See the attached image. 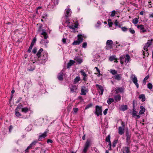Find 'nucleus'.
<instances>
[{
    "label": "nucleus",
    "mask_w": 153,
    "mask_h": 153,
    "mask_svg": "<svg viewBox=\"0 0 153 153\" xmlns=\"http://www.w3.org/2000/svg\"><path fill=\"white\" fill-rule=\"evenodd\" d=\"M30 108L27 107L23 108H22V111L24 113H27L30 110Z\"/></svg>",
    "instance_id": "aec40b11"
},
{
    "label": "nucleus",
    "mask_w": 153,
    "mask_h": 153,
    "mask_svg": "<svg viewBox=\"0 0 153 153\" xmlns=\"http://www.w3.org/2000/svg\"><path fill=\"white\" fill-rule=\"evenodd\" d=\"M116 11L115 10H114L111 12V16L112 17H114V16L115 14Z\"/></svg>",
    "instance_id": "5fc2aeb1"
},
{
    "label": "nucleus",
    "mask_w": 153,
    "mask_h": 153,
    "mask_svg": "<svg viewBox=\"0 0 153 153\" xmlns=\"http://www.w3.org/2000/svg\"><path fill=\"white\" fill-rule=\"evenodd\" d=\"M70 89L71 92L73 93L76 92L77 90V88H76L75 85H72L71 87L70 88Z\"/></svg>",
    "instance_id": "5701e85b"
},
{
    "label": "nucleus",
    "mask_w": 153,
    "mask_h": 153,
    "mask_svg": "<svg viewBox=\"0 0 153 153\" xmlns=\"http://www.w3.org/2000/svg\"><path fill=\"white\" fill-rule=\"evenodd\" d=\"M49 42V41L48 40H47L45 41L43 40H42L40 42V43H42V44H44V45H45L46 46V44L48 43Z\"/></svg>",
    "instance_id": "2f4dec72"
},
{
    "label": "nucleus",
    "mask_w": 153,
    "mask_h": 153,
    "mask_svg": "<svg viewBox=\"0 0 153 153\" xmlns=\"http://www.w3.org/2000/svg\"><path fill=\"white\" fill-rule=\"evenodd\" d=\"M66 39L64 38L62 39V42L64 44H65L66 43Z\"/></svg>",
    "instance_id": "0e129e2a"
},
{
    "label": "nucleus",
    "mask_w": 153,
    "mask_h": 153,
    "mask_svg": "<svg viewBox=\"0 0 153 153\" xmlns=\"http://www.w3.org/2000/svg\"><path fill=\"white\" fill-rule=\"evenodd\" d=\"M48 54L46 53H44L42 56H41V59H38L39 62L41 64H43L44 63L46 60H47L48 58Z\"/></svg>",
    "instance_id": "f257e3e1"
},
{
    "label": "nucleus",
    "mask_w": 153,
    "mask_h": 153,
    "mask_svg": "<svg viewBox=\"0 0 153 153\" xmlns=\"http://www.w3.org/2000/svg\"><path fill=\"white\" fill-rule=\"evenodd\" d=\"M125 88L123 87H117L115 88L116 89V91L117 93L118 92H120V93H123L124 92Z\"/></svg>",
    "instance_id": "ddd939ff"
},
{
    "label": "nucleus",
    "mask_w": 153,
    "mask_h": 153,
    "mask_svg": "<svg viewBox=\"0 0 153 153\" xmlns=\"http://www.w3.org/2000/svg\"><path fill=\"white\" fill-rule=\"evenodd\" d=\"M124 128L120 126L118 128V133L120 135H122L124 133Z\"/></svg>",
    "instance_id": "f3484780"
},
{
    "label": "nucleus",
    "mask_w": 153,
    "mask_h": 153,
    "mask_svg": "<svg viewBox=\"0 0 153 153\" xmlns=\"http://www.w3.org/2000/svg\"><path fill=\"white\" fill-rule=\"evenodd\" d=\"M116 56L115 55L112 56H110L109 60L111 61H113L114 60H116Z\"/></svg>",
    "instance_id": "473e14b6"
},
{
    "label": "nucleus",
    "mask_w": 153,
    "mask_h": 153,
    "mask_svg": "<svg viewBox=\"0 0 153 153\" xmlns=\"http://www.w3.org/2000/svg\"><path fill=\"white\" fill-rule=\"evenodd\" d=\"M126 58L125 59V62L126 63H127L129 61V59H130V57L129 55L128 54H126Z\"/></svg>",
    "instance_id": "bb28decb"
},
{
    "label": "nucleus",
    "mask_w": 153,
    "mask_h": 153,
    "mask_svg": "<svg viewBox=\"0 0 153 153\" xmlns=\"http://www.w3.org/2000/svg\"><path fill=\"white\" fill-rule=\"evenodd\" d=\"M140 110L139 112L140 114H143L145 111V108L143 106H140Z\"/></svg>",
    "instance_id": "b1692460"
},
{
    "label": "nucleus",
    "mask_w": 153,
    "mask_h": 153,
    "mask_svg": "<svg viewBox=\"0 0 153 153\" xmlns=\"http://www.w3.org/2000/svg\"><path fill=\"white\" fill-rule=\"evenodd\" d=\"M129 31L130 33L131 34H134L135 32L134 30L132 28H129Z\"/></svg>",
    "instance_id": "864d4df0"
},
{
    "label": "nucleus",
    "mask_w": 153,
    "mask_h": 153,
    "mask_svg": "<svg viewBox=\"0 0 153 153\" xmlns=\"http://www.w3.org/2000/svg\"><path fill=\"white\" fill-rule=\"evenodd\" d=\"M108 110V108H106L104 110V111H103V114L104 115H105L107 114V111Z\"/></svg>",
    "instance_id": "680f3d73"
},
{
    "label": "nucleus",
    "mask_w": 153,
    "mask_h": 153,
    "mask_svg": "<svg viewBox=\"0 0 153 153\" xmlns=\"http://www.w3.org/2000/svg\"><path fill=\"white\" fill-rule=\"evenodd\" d=\"M121 29L124 32L128 30V28L126 27H121Z\"/></svg>",
    "instance_id": "de8ad7c7"
},
{
    "label": "nucleus",
    "mask_w": 153,
    "mask_h": 153,
    "mask_svg": "<svg viewBox=\"0 0 153 153\" xmlns=\"http://www.w3.org/2000/svg\"><path fill=\"white\" fill-rule=\"evenodd\" d=\"M131 79L136 86L137 88H138L139 85L137 83V76L135 75L132 74L131 76Z\"/></svg>",
    "instance_id": "423d86ee"
},
{
    "label": "nucleus",
    "mask_w": 153,
    "mask_h": 153,
    "mask_svg": "<svg viewBox=\"0 0 153 153\" xmlns=\"http://www.w3.org/2000/svg\"><path fill=\"white\" fill-rule=\"evenodd\" d=\"M132 115L133 117L135 119H137L140 118V116L139 115L137 114V112L135 109H132Z\"/></svg>",
    "instance_id": "f8f14e48"
},
{
    "label": "nucleus",
    "mask_w": 153,
    "mask_h": 153,
    "mask_svg": "<svg viewBox=\"0 0 153 153\" xmlns=\"http://www.w3.org/2000/svg\"><path fill=\"white\" fill-rule=\"evenodd\" d=\"M126 143H127L128 144H129L131 143V141H130V138H131V136L130 137H126Z\"/></svg>",
    "instance_id": "c85d7f7f"
},
{
    "label": "nucleus",
    "mask_w": 153,
    "mask_h": 153,
    "mask_svg": "<svg viewBox=\"0 0 153 153\" xmlns=\"http://www.w3.org/2000/svg\"><path fill=\"white\" fill-rule=\"evenodd\" d=\"M149 78V75H147L146 76L143 80V83L145 84L146 82V81Z\"/></svg>",
    "instance_id": "37998d69"
},
{
    "label": "nucleus",
    "mask_w": 153,
    "mask_h": 153,
    "mask_svg": "<svg viewBox=\"0 0 153 153\" xmlns=\"http://www.w3.org/2000/svg\"><path fill=\"white\" fill-rule=\"evenodd\" d=\"M113 42L111 40H108L106 42V46L105 47V49L107 50H110L113 48Z\"/></svg>",
    "instance_id": "7ed1b4c3"
},
{
    "label": "nucleus",
    "mask_w": 153,
    "mask_h": 153,
    "mask_svg": "<svg viewBox=\"0 0 153 153\" xmlns=\"http://www.w3.org/2000/svg\"><path fill=\"white\" fill-rule=\"evenodd\" d=\"M114 101V100L112 98H109L107 100V102L109 105H110Z\"/></svg>",
    "instance_id": "cd10ccee"
},
{
    "label": "nucleus",
    "mask_w": 153,
    "mask_h": 153,
    "mask_svg": "<svg viewBox=\"0 0 153 153\" xmlns=\"http://www.w3.org/2000/svg\"><path fill=\"white\" fill-rule=\"evenodd\" d=\"M117 143V140H114L113 142L112 147L114 148L116 146V144Z\"/></svg>",
    "instance_id": "c03bdc74"
},
{
    "label": "nucleus",
    "mask_w": 153,
    "mask_h": 153,
    "mask_svg": "<svg viewBox=\"0 0 153 153\" xmlns=\"http://www.w3.org/2000/svg\"><path fill=\"white\" fill-rule=\"evenodd\" d=\"M86 90L84 89H82L81 91V94L85 95L86 94Z\"/></svg>",
    "instance_id": "ea45409f"
},
{
    "label": "nucleus",
    "mask_w": 153,
    "mask_h": 153,
    "mask_svg": "<svg viewBox=\"0 0 153 153\" xmlns=\"http://www.w3.org/2000/svg\"><path fill=\"white\" fill-rule=\"evenodd\" d=\"M90 141L88 140H87L84 146V149H83V152L84 153H86V152H87L88 149L90 146Z\"/></svg>",
    "instance_id": "6e6552de"
},
{
    "label": "nucleus",
    "mask_w": 153,
    "mask_h": 153,
    "mask_svg": "<svg viewBox=\"0 0 153 153\" xmlns=\"http://www.w3.org/2000/svg\"><path fill=\"white\" fill-rule=\"evenodd\" d=\"M110 72L112 75H115L117 74V71L115 70L111 69L110 70Z\"/></svg>",
    "instance_id": "72a5a7b5"
},
{
    "label": "nucleus",
    "mask_w": 153,
    "mask_h": 153,
    "mask_svg": "<svg viewBox=\"0 0 153 153\" xmlns=\"http://www.w3.org/2000/svg\"><path fill=\"white\" fill-rule=\"evenodd\" d=\"M80 80V78L79 76H77L74 79V82L75 83H76Z\"/></svg>",
    "instance_id": "c9c22d12"
},
{
    "label": "nucleus",
    "mask_w": 153,
    "mask_h": 153,
    "mask_svg": "<svg viewBox=\"0 0 153 153\" xmlns=\"http://www.w3.org/2000/svg\"><path fill=\"white\" fill-rule=\"evenodd\" d=\"M152 39L149 40L145 44V45L143 47V49L144 50H145L147 52L148 51L147 49L152 44V41H153Z\"/></svg>",
    "instance_id": "0eeeda50"
},
{
    "label": "nucleus",
    "mask_w": 153,
    "mask_h": 153,
    "mask_svg": "<svg viewBox=\"0 0 153 153\" xmlns=\"http://www.w3.org/2000/svg\"><path fill=\"white\" fill-rule=\"evenodd\" d=\"M95 114L98 117L100 115H102V107L97 105L95 106Z\"/></svg>",
    "instance_id": "f03ea898"
},
{
    "label": "nucleus",
    "mask_w": 153,
    "mask_h": 153,
    "mask_svg": "<svg viewBox=\"0 0 153 153\" xmlns=\"http://www.w3.org/2000/svg\"><path fill=\"white\" fill-rule=\"evenodd\" d=\"M137 27L140 30V32L144 33L147 31L145 29L144 26L142 25H137Z\"/></svg>",
    "instance_id": "9d476101"
},
{
    "label": "nucleus",
    "mask_w": 153,
    "mask_h": 153,
    "mask_svg": "<svg viewBox=\"0 0 153 153\" xmlns=\"http://www.w3.org/2000/svg\"><path fill=\"white\" fill-rule=\"evenodd\" d=\"M36 38H34L33 39L30 45L33 46L34 44V43L36 42Z\"/></svg>",
    "instance_id": "09e8293b"
},
{
    "label": "nucleus",
    "mask_w": 153,
    "mask_h": 153,
    "mask_svg": "<svg viewBox=\"0 0 153 153\" xmlns=\"http://www.w3.org/2000/svg\"><path fill=\"white\" fill-rule=\"evenodd\" d=\"M62 18H64V19H65V23L67 24L68 25H68L70 23V20L68 18H66V17H63Z\"/></svg>",
    "instance_id": "e433bc0d"
},
{
    "label": "nucleus",
    "mask_w": 153,
    "mask_h": 153,
    "mask_svg": "<svg viewBox=\"0 0 153 153\" xmlns=\"http://www.w3.org/2000/svg\"><path fill=\"white\" fill-rule=\"evenodd\" d=\"M33 146L31 144H30V145L27 147V149L25 150V151L26 152H28V150L32 148Z\"/></svg>",
    "instance_id": "a18cd8bd"
},
{
    "label": "nucleus",
    "mask_w": 153,
    "mask_h": 153,
    "mask_svg": "<svg viewBox=\"0 0 153 153\" xmlns=\"http://www.w3.org/2000/svg\"><path fill=\"white\" fill-rule=\"evenodd\" d=\"M123 153H130V149L129 147L125 146L123 148Z\"/></svg>",
    "instance_id": "dca6fc26"
},
{
    "label": "nucleus",
    "mask_w": 153,
    "mask_h": 153,
    "mask_svg": "<svg viewBox=\"0 0 153 153\" xmlns=\"http://www.w3.org/2000/svg\"><path fill=\"white\" fill-rule=\"evenodd\" d=\"M75 63V61L72 60H70L69 62L68 63L67 68H69L72 65Z\"/></svg>",
    "instance_id": "412c9836"
},
{
    "label": "nucleus",
    "mask_w": 153,
    "mask_h": 153,
    "mask_svg": "<svg viewBox=\"0 0 153 153\" xmlns=\"http://www.w3.org/2000/svg\"><path fill=\"white\" fill-rule=\"evenodd\" d=\"M114 98L116 102L119 101L121 100V96L120 94L116 95L114 96Z\"/></svg>",
    "instance_id": "393cba45"
},
{
    "label": "nucleus",
    "mask_w": 153,
    "mask_h": 153,
    "mask_svg": "<svg viewBox=\"0 0 153 153\" xmlns=\"http://www.w3.org/2000/svg\"><path fill=\"white\" fill-rule=\"evenodd\" d=\"M127 108L128 106L127 105H123L121 106V110L123 111H124L125 110H126L127 109Z\"/></svg>",
    "instance_id": "7c9ffc66"
},
{
    "label": "nucleus",
    "mask_w": 153,
    "mask_h": 153,
    "mask_svg": "<svg viewBox=\"0 0 153 153\" xmlns=\"http://www.w3.org/2000/svg\"><path fill=\"white\" fill-rule=\"evenodd\" d=\"M101 25V22L100 21H98L97 22V24L96 25V26L97 27H99Z\"/></svg>",
    "instance_id": "052dcab7"
},
{
    "label": "nucleus",
    "mask_w": 153,
    "mask_h": 153,
    "mask_svg": "<svg viewBox=\"0 0 153 153\" xmlns=\"http://www.w3.org/2000/svg\"><path fill=\"white\" fill-rule=\"evenodd\" d=\"M96 86L99 90L100 91V95H102L104 92V88L101 85L98 84H96Z\"/></svg>",
    "instance_id": "2eb2a0df"
},
{
    "label": "nucleus",
    "mask_w": 153,
    "mask_h": 153,
    "mask_svg": "<svg viewBox=\"0 0 153 153\" xmlns=\"http://www.w3.org/2000/svg\"><path fill=\"white\" fill-rule=\"evenodd\" d=\"M92 150H94L97 153H99V151L98 149L95 147L93 148L92 149Z\"/></svg>",
    "instance_id": "bf43d9fd"
},
{
    "label": "nucleus",
    "mask_w": 153,
    "mask_h": 153,
    "mask_svg": "<svg viewBox=\"0 0 153 153\" xmlns=\"http://www.w3.org/2000/svg\"><path fill=\"white\" fill-rule=\"evenodd\" d=\"M23 106V105H18L17 107L16 108V109H15V110H18L19 109H21V107H22Z\"/></svg>",
    "instance_id": "a19ab883"
},
{
    "label": "nucleus",
    "mask_w": 153,
    "mask_h": 153,
    "mask_svg": "<svg viewBox=\"0 0 153 153\" xmlns=\"http://www.w3.org/2000/svg\"><path fill=\"white\" fill-rule=\"evenodd\" d=\"M64 71L63 70L59 73L57 78L60 81H62L63 79V76L64 75Z\"/></svg>",
    "instance_id": "1a4fd4ad"
},
{
    "label": "nucleus",
    "mask_w": 153,
    "mask_h": 153,
    "mask_svg": "<svg viewBox=\"0 0 153 153\" xmlns=\"http://www.w3.org/2000/svg\"><path fill=\"white\" fill-rule=\"evenodd\" d=\"M118 23L119 22H117V20H116L114 23V24L116 26H117L118 25Z\"/></svg>",
    "instance_id": "338daca9"
},
{
    "label": "nucleus",
    "mask_w": 153,
    "mask_h": 153,
    "mask_svg": "<svg viewBox=\"0 0 153 153\" xmlns=\"http://www.w3.org/2000/svg\"><path fill=\"white\" fill-rule=\"evenodd\" d=\"M83 41V37L82 35H78V39L77 40L74 41L73 43V45H79Z\"/></svg>",
    "instance_id": "39448f33"
},
{
    "label": "nucleus",
    "mask_w": 153,
    "mask_h": 153,
    "mask_svg": "<svg viewBox=\"0 0 153 153\" xmlns=\"http://www.w3.org/2000/svg\"><path fill=\"white\" fill-rule=\"evenodd\" d=\"M87 43L86 42H84L82 44V47L84 48H86L87 46Z\"/></svg>",
    "instance_id": "8fccbe9b"
},
{
    "label": "nucleus",
    "mask_w": 153,
    "mask_h": 153,
    "mask_svg": "<svg viewBox=\"0 0 153 153\" xmlns=\"http://www.w3.org/2000/svg\"><path fill=\"white\" fill-rule=\"evenodd\" d=\"M42 29V25H40L39 26V27L38 29V31L39 32H40L42 31V32L41 33V34L42 35L45 39H46L48 37V36L46 32V31L45 29Z\"/></svg>",
    "instance_id": "20e7f679"
},
{
    "label": "nucleus",
    "mask_w": 153,
    "mask_h": 153,
    "mask_svg": "<svg viewBox=\"0 0 153 153\" xmlns=\"http://www.w3.org/2000/svg\"><path fill=\"white\" fill-rule=\"evenodd\" d=\"M126 137H130L131 136L129 134V132L128 131L126 132Z\"/></svg>",
    "instance_id": "69168bd1"
},
{
    "label": "nucleus",
    "mask_w": 153,
    "mask_h": 153,
    "mask_svg": "<svg viewBox=\"0 0 153 153\" xmlns=\"http://www.w3.org/2000/svg\"><path fill=\"white\" fill-rule=\"evenodd\" d=\"M111 136L110 134L108 135L105 138V141L107 142H109L110 141Z\"/></svg>",
    "instance_id": "58836bf2"
},
{
    "label": "nucleus",
    "mask_w": 153,
    "mask_h": 153,
    "mask_svg": "<svg viewBox=\"0 0 153 153\" xmlns=\"http://www.w3.org/2000/svg\"><path fill=\"white\" fill-rule=\"evenodd\" d=\"M114 77L115 79L120 80L121 78V75L120 74H117L114 76Z\"/></svg>",
    "instance_id": "4be33fe9"
},
{
    "label": "nucleus",
    "mask_w": 153,
    "mask_h": 153,
    "mask_svg": "<svg viewBox=\"0 0 153 153\" xmlns=\"http://www.w3.org/2000/svg\"><path fill=\"white\" fill-rule=\"evenodd\" d=\"M139 98L140 99L142 100V102L144 101L145 100V97L144 94H142L139 96Z\"/></svg>",
    "instance_id": "a878e982"
},
{
    "label": "nucleus",
    "mask_w": 153,
    "mask_h": 153,
    "mask_svg": "<svg viewBox=\"0 0 153 153\" xmlns=\"http://www.w3.org/2000/svg\"><path fill=\"white\" fill-rule=\"evenodd\" d=\"M36 51H37V49L36 48H34L32 51V52L34 53H36Z\"/></svg>",
    "instance_id": "e2e57ef3"
},
{
    "label": "nucleus",
    "mask_w": 153,
    "mask_h": 153,
    "mask_svg": "<svg viewBox=\"0 0 153 153\" xmlns=\"http://www.w3.org/2000/svg\"><path fill=\"white\" fill-rule=\"evenodd\" d=\"M43 51V49L42 48H40L39 51L36 54L37 57H38V59H41L40 57L42 51Z\"/></svg>",
    "instance_id": "6ab92c4d"
},
{
    "label": "nucleus",
    "mask_w": 153,
    "mask_h": 153,
    "mask_svg": "<svg viewBox=\"0 0 153 153\" xmlns=\"http://www.w3.org/2000/svg\"><path fill=\"white\" fill-rule=\"evenodd\" d=\"M80 73L84 77H86V74L84 71L83 70H81L80 71Z\"/></svg>",
    "instance_id": "79ce46f5"
},
{
    "label": "nucleus",
    "mask_w": 153,
    "mask_h": 153,
    "mask_svg": "<svg viewBox=\"0 0 153 153\" xmlns=\"http://www.w3.org/2000/svg\"><path fill=\"white\" fill-rule=\"evenodd\" d=\"M37 141V140H35L33 141L31 144L33 146H34L35 145H36Z\"/></svg>",
    "instance_id": "603ef678"
},
{
    "label": "nucleus",
    "mask_w": 153,
    "mask_h": 153,
    "mask_svg": "<svg viewBox=\"0 0 153 153\" xmlns=\"http://www.w3.org/2000/svg\"><path fill=\"white\" fill-rule=\"evenodd\" d=\"M47 131H45L43 134L40 135L39 136L38 140L42 141V139L45 138L47 136Z\"/></svg>",
    "instance_id": "4468645a"
},
{
    "label": "nucleus",
    "mask_w": 153,
    "mask_h": 153,
    "mask_svg": "<svg viewBox=\"0 0 153 153\" xmlns=\"http://www.w3.org/2000/svg\"><path fill=\"white\" fill-rule=\"evenodd\" d=\"M71 13V9L69 8L66 9L65 11V17L68 18L70 16Z\"/></svg>",
    "instance_id": "9b49d317"
},
{
    "label": "nucleus",
    "mask_w": 153,
    "mask_h": 153,
    "mask_svg": "<svg viewBox=\"0 0 153 153\" xmlns=\"http://www.w3.org/2000/svg\"><path fill=\"white\" fill-rule=\"evenodd\" d=\"M15 115L16 117H19L22 116V114L18 110L15 111Z\"/></svg>",
    "instance_id": "c756f323"
},
{
    "label": "nucleus",
    "mask_w": 153,
    "mask_h": 153,
    "mask_svg": "<svg viewBox=\"0 0 153 153\" xmlns=\"http://www.w3.org/2000/svg\"><path fill=\"white\" fill-rule=\"evenodd\" d=\"M121 125L123 126V127L122 128H125V123L124 122L122 121L121 123Z\"/></svg>",
    "instance_id": "774afa93"
},
{
    "label": "nucleus",
    "mask_w": 153,
    "mask_h": 153,
    "mask_svg": "<svg viewBox=\"0 0 153 153\" xmlns=\"http://www.w3.org/2000/svg\"><path fill=\"white\" fill-rule=\"evenodd\" d=\"M138 19L137 18L134 19L132 20V23L134 24H137L138 22Z\"/></svg>",
    "instance_id": "f704fd0d"
},
{
    "label": "nucleus",
    "mask_w": 153,
    "mask_h": 153,
    "mask_svg": "<svg viewBox=\"0 0 153 153\" xmlns=\"http://www.w3.org/2000/svg\"><path fill=\"white\" fill-rule=\"evenodd\" d=\"M92 104L91 103L90 104H89L87 105L85 107V109H88L90 107H92Z\"/></svg>",
    "instance_id": "4d7b16f0"
},
{
    "label": "nucleus",
    "mask_w": 153,
    "mask_h": 153,
    "mask_svg": "<svg viewBox=\"0 0 153 153\" xmlns=\"http://www.w3.org/2000/svg\"><path fill=\"white\" fill-rule=\"evenodd\" d=\"M147 87L149 89H152V85L150 83H149L147 84Z\"/></svg>",
    "instance_id": "3c124183"
},
{
    "label": "nucleus",
    "mask_w": 153,
    "mask_h": 153,
    "mask_svg": "<svg viewBox=\"0 0 153 153\" xmlns=\"http://www.w3.org/2000/svg\"><path fill=\"white\" fill-rule=\"evenodd\" d=\"M74 59L79 64H81L82 62V59L79 57L78 56L75 57Z\"/></svg>",
    "instance_id": "a211bd4d"
},
{
    "label": "nucleus",
    "mask_w": 153,
    "mask_h": 153,
    "mask_svg": "<svg viewBox=\"0 0 153 153\" xmlns=\"http://www.w3.org/2000/svg\"><path fill=\"white\" fill-rule=\"evenodd\" d=\"M124 58H125V57L124 56H122L121 57H120V63L122 65L123 64V61H124Z\"/></svg>",
    "instance_id": "4c0bfd02"
},
{
    "label": "nucleus",
    "mask_w": 153,
    "mask_h": 153,
    "mask_svg": "<svg viewBox=\"0 0 153 153\" xmlns=\"http://www.w3.org/2000/svg\"><path fill=\"white\" fill-rule=\"evenodd\" d=\"M73 111H74V114H76V113L78 111V108H73Z\"/></svg>",
    "instance_id": "6e6d98bb"
},
{
    "label": "nucleus",
    "mask_w": 153,
    "mask_h": 153,
    "mask_svg": "<svg viewBox=\"0 0 153 153\" xmlns=\"http://www.w3.org/2000/svg\"><path fill=\"white\" fill-rule=\"evenodd\" d=\"M68 27L70 29H71L73 31H74L75 30V28L73 25L68 26Z\"/></svg>",
    "instance_id": "49530a36"
},
{
    "label": "nucleus",
    "mask_w": 153,
    "mask_h": 153,
    "mask_svg": "<svg viewBox=\"0 0 153 153\" xmlns=\"http://www.w3.org/2000/svg\"><path fill=\"white\" fill-rule=\"evenodd\" d=\"M33 46V45H30V46L27 52L28 53L30 52L31 51V50Z\"/></svg>",
    "instance_id": "13d9d810"
}]
</instances>
